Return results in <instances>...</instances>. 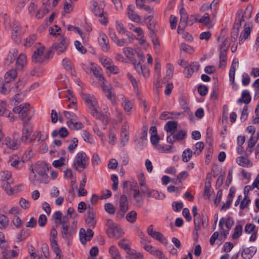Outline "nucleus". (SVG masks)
Instances as JSON below:
<instances>
[{"instance_id": "63", "label": "nucleus", "mask_w": 259, "mask_h": 259, "mask_svg": "<svg viewBox=\"0 0 259 259\" xmlns=\"http://www.w3.org/2000/svg\"><path fill=\"white\" fill-rule=\"evenodd\" d=\"M208 88L206 85H200L198 88V92L201 96H205L207 94Z\"/></svg>"}, {"instance_id": "41", "label": "nucleus", "mask_w": 259, "mask_h": 259, "mask_svg": "<svg viewBox=\"0 0 259 259\" xmlns=\"http://www.w3.org/2000/svg\"><path fill=\"white\" fill-rule=\"evenodd\" d=\"M68 102V108L70 109V111H64L63 113H70L71 112L75 111L77 109V105L76 104V100H72Z\"/></svg>"}, {"instance_id": "3", "label": "nucleus", "mask_w": 259, "mask_h": 259, "mask_svg": "<svg viewBox=\"0 0 259 259\" xmlns=\"http://www.w3.org/2000/svg\"><path fill=\"white\" fill-rule=\"evenodd\" d=\"M119 209L116 213V219L120 220L123 218L128 209V202L125 194H123L119 199Z\"/></svg>"}, {"instance_id": "8", "label": "nucleus", "mask_w": 259, "mask_h": 259, "mask_svg": "<svg viewBox=\"0 0 259 259\" xmlns=\"http://www.w3.org/2000/svg\"><path fill=\"white\" fill-rule=\"evenodd\" d=\"M181 15L180 21L178 27V33H180L184 30L188 25V16L183 8L180 10Z\"/></svg>"}, {"instance_id": "33", "label": "nucleus", "mask_w": 259, "mask_h": 259, "mask_svg": "<svg viewBox=\"0 0 259 259\" xmlns=\"http://www.w3.org/2000/svg\"><path fill=\"white\" fill-rule=\"evenodd\" d=\"M220 63H219V67L220 68H224L226 66V60H227V52H220Z\"/></svg>"}, {"instance_id": "59", "label": "nucleus", "mask_w": 259, "mask_h": 259, "mask_svg": "<svg viewBox=\"0 0 259 259\" xmlns=\"http://www.w3.org/2000/svg\"><path fill=\"white\" fill-rule=\"evenodd\" d=\"M229 45L228 39L227 38H225L220 47V51L227 52L229 49Z\"/></svg>"}, {"instance_id": "60", "label": "nucleus", "mask_w": 259, "mask_h": 259, "mask_svg": "<svg viewBox=\"0 0 259 259\" xmlns=\"http://www.w3.org/2000/svg\"><path fill=\"white\" fill-rule=\"evenodd\" d=\"M49 31L51 34L57 35L60 34L59 32L61 31V29L57 25H55L53 27L50 28Z\"/></svg>"}, {"instance_id": "6", "label": "nucleus", "mask_w": 259, "mask_h": 259, "mask_svg": "<svg viewBox=\"0 0 259 259\" xmlns=\"http://www.w3.org/2000/svg\"><path fill=\"white\" fill-rule=\"evenodd\" d=\"M5 144L11 149L15 150L18 148L20 145V140L19 139V134L15 132L12 138L6 137L5 139Z\"/></svg>"}, {"instance_id": "15", "label": "nucleus", "mask_w": 259, "mask_h": 259, "mask_svg": "<svg viewBox=\"0 0 259 259\" xmlns=\"http://www.w3.org/2000/svg\"><path fill=\"white\" fill-rule=\"evenodd\" d=\"M100 37L101 38L99 40V44L102 50L104 52L108 51L110 49V46L108 37L105 34L101 35Z\"/></svg>"}, {"instance_id": "49", "label": "nucleus", "mask_w": 259, "mask_h": 259, "mask_svg": "<svg viewBox=\"0 0 259 259\" xmlns=\"http://www.w3.org/2000/svg\"><path fill=\"white\" fill-rule=\"evenodd\" d=\"M71 142L72 143L68 146V150L70 153H73L78 145V140L76 138H74Z\"/></svg>"}, {"instance_id": "9", "label": "nucleus", "mask_w": 259, "mask_h": 259, "mask_svg": "<svg viewBox=\"0 0 259 259\" xmlns=\"http://www.w3.org/2000/svg\"><path fill=\"white\" fill-rule=\"evenodd\" d=\"M94 236V232L91 229H88L85 231L83 228H81L79 231L80 240L82 244H85L87 241L91 240Z\"/></svg>"}, {"instance_id": "51", "label": "nucleus", "mask_w": 259, "mask_h": 259, "mask_svg": "<svg viewBox=\"0 0 259 259\" xmlns=\"http://www.w3.org/2000/svg\"><path fill=\"white\" fill-rule=\"evenodd\" d=\"M12 33L20 34L21 28L18 22L14 21L12 26Z\"/></svg>"}, {"instance_id": "24", "label": "nucleus", "mask_w": 259, "mask_h": 259, "mask_svg": "<svg viewBox=\"0 0 259 259\" xmlns=\"http://www.w3.org/2000/svg\"><path fill=\"white\" fill-rule=\"evenodd\" d=\"M127 15L129 18L135 22H138L140 21V17L136 13L133 9L130 6L128 7Z\"/></svg>"}, {"instance_id": "28", "label": "nucleus", "mask_w": 259, "mask_h": 259, "mask_svg": "<svg viewBox=\"0 0 259 259\" xmlns=\"http://www.w3.org/2000/svg\"><path fill=\"white\" fill-rule=\"evenodd\" d=\"M253 251L250 247H247L243 249L241 256L245 259H250L253 255Z\"/></svg>"}, {"instance_id": "2", "label": "nucleus", "mask_w": 259, "mask_h": 259, "mask_svg": "<svg viewBox=\"0 0 259 259\" xmlns=\"http://www.w3.org/2000/svg\"><path fill=\"white\" fill-rule=\"evenodd\" d=\"M89 160V158L84 152H78L74 158L73 166L76 170L81 171L86 168Z\"/></svg>"}, {"instance_id": "14", "label": "nucleus", "mask_w": 259, "mask_h": 259, "mask_svg": "<svg viewBox=\"0 0 259 259\" xmlns=\"http://www.w3.org/2000/svg\"><path fill=\"white\" fill-rule=\"evenodd\" d=\"M235 193V188L231 187L229 190V193L227 197V200L226 202L222 205V206L221 207V210H226L230 207V205L232 202V199L234 196Z\"/></svg>"}, {"instance_id": "58", "label": "nucleus", "mask_w": 259, "mask_h": 259, "mask_svg": "<svg viewBox=\"0 0 259 259\" xmlns=\"http://www.w3.org/2000/svg\"><path fill=\"white\" fill-rule=\"evenodd\" d=\"M74 46L76 49L81 54H84L86 53V49L84 47H83L82 45H81L80 42L79 41H75Z\"/></svg>"}, {"instance_id": "43", "label": "nucleus", "mask_w": 259, "mask_h": 259, "mask_svg": "<svg viewBox=\"0 0 259 259\" xmlns=\"http://www.w3.org/2000/svg\"><path fill=\"white\" fill-rule=\"evenodd\" d=\"M9 219L4 214H0V229H4L9 224Z\"/></svg>"}, {"instance_id": "42", "label": "nucleus", "mask_w": 259, "mask_h": 259, "mask_svg": "<svg viewBox=\"0 0 259 259\" xmlns=\"http://www.w3.org/2000/svg\"><path fill=\"white\" fill-rule=\"evenodd\" d=\"M204 143L202 142H197L194 146V155H198L204 148Z\"/></svg>"}, {"instance_id": "46", "label": "nucleus", "mask_w": 259, "mask_h": 259, "mask_svg": "<svg viewBox=\"0 0 259 259\" xmlns=\"http://www.w3.org/2000/svg\"><path fill=\"white\" fill-rule=\"evenodd\" d=\"M242 232V227L240 225L236 226L234 229V233L232 235V238L233 239H237L239 238Z\"/></svg>"}, {"instance_id": "55", "label": "nucleus", "mask_w": 259, "mask_h": 259, "mask_svg": "<svg viewBox=\"0 0 259 259\" xmlns=\"http://www.w3.org/2000/svg\"><path fill=\"white\" fill-rule=\"evenodd\" d=\"M250 202L249 198L247 196L245 195L243 199L240 203V208L242 210L244 209L249 204Z\"/></svg>"}, {"instance_id": "45", "label": "nucleus", "mask_w": 259, "mask_h": 259, "mask_svg": "<svg viewBox=\"0 0 259 259\" xmlns=\"http://www.w3.org/2000/svg\"><path fill=\"white\" fill-rule=\"evenodd\" d=\"M128 131H122L121 133V144L124 146L128 141Z\"/></svg>"}, {"instance_id": "39", "label": "nucleus", "mask_w": 259, "mask_h": 259, "mask_svg": "<svg viewBox=\"0 0 259 259\" xmlns=\"http://www.w3.org/2000/svg\"><path fill=\"white\" fill-rule=\"evenodd\" d=\"M137 216V212L135 210H132L126 214V219L128 222L134 223L136 221Z\"/></svg>"}, {"instance_id": "5", "label": "nucleus", "mask_w": 259, "mask_h": 259, "mask_svg": "<svg viewBox=\"0 0 259 259\" xmlns=\"http://www.w3.org/2000/svg\"><path fill=\"white\" fill-rule=\"evenodd\" d=\"M81 97L89 107L91 109L92 112L97 113L100 112V111L98 110L97 100L93 95L82 93Z\"/></svg>"}, {"instance_id": "61", "label": "nucleus", "mask_w": 259, "mask_h": 259, "mask_svg": "<svg viewBox=\"0 0 259 259\" xmlns=\"http://www.w3.org/2000/svg\"><path fill=\"white\" fill-rule=\"evenodd\" d=\"M173 209L175 211H180L183 207V203L181 202H174L172 204Z\"/></svg>"}, {"instance_id": "47", "label": "nucleus", "mask_w": 259, "mask_h": 259, "mask_svg": "<svg viewBox=\"0 0 259 259\" xmlns=\"http://www.w3.org/2000/svg\"><path fill=\"white\" fill-rule=\"evenodd\" d=\"M235 71L236 68H235L234 67H231L230 71H229V77H230V80L232 82V84H233V88H235V90H236V83L235 82Z\"/></svg>"}, {"instance_id": "40", "label": "nucleus", "mask_w": 259, "mask_h": 259, "mask_svg": "<svg viewBox=\"0 0 259 259\" xmlns=\"http://www.w3.org/2000/svg\"><path fill=\"white\" fill-rule=\"evenodd\" d=\"M251 15V10L248 8V7H246L244 14L242 16L241 18H239L238 20V22L237 23H238L239 25H241V23L243 21H244V18L247 19H249L250 18Z\"/></svg>"}, {"instance_id": "18", "label": "nucleus", "mask_w": 259, "mask_h": 259, "mask_svg": "<svg viewBox=\"0 0 259 259\" xmlns=\"http://www.w3.org/2000/svg\"><path fill=\"white\" fill-rule=\"evenodd\" d=\"M177 127V122L174 121H168L165 126L164 128L167 133H175Z\"/></svg>"}, {"instance_id": "57", "label": "nucleus", "mask_w": 259, "mask_h": 259, "mask_svg": "<svg viewBox=\"0 0 259 259\" xmlns=\"http://www.w3.org/2000/svg\"><path fill=\"white\" fill-rule=\"evenodd\" d=\"M123 52L128 58H131L134 55L133 50L131 47H126L123 49Z\"/></svg>"}, {"instance_id": "54", "label": "nucleus", "mask_w": 259, "mask_h": 259, "mask_svg": "<svg viewBox=\"0 0 259 259\" xmlns=\"http://www.w3.org/2000/svg\"><path fill=\"white\" fill-rule=\"evenodd\" d=\"M198 23H202L203 25H207L210 23V18L209 14L205 13L201 19H198Z\"/></svg>"}, {"instance_id": "11", "label": "nucleus", "mask_w": 259, "mask_h": 259, "mask_svg": "<svg viewBox=\"0 0 259 259\" xmlns=\"http://www.w3.org/2000/svg\"><path fill=\"white\" fill-rule=\"evenodd\" d=\"M13 111L15 113H33L35 112V110L30 107V104L27 103L22 104L14 108Z\"/></svg>"}, {"instance_id": "17", "label": "nucleus", "mask_w": 259, "mask_h": 259, "mask_svg": "<svg viewBox=\"0 0 259 259\" xmlns=\"http://www.w3.org/2000/svg\"><path fill=\"white\" fill-rule=\"evenodd\" d=\"M150 236L153 238L158 240L162 244L166 245L167 244V240L166 238L159 232L154 231Z\"/></svg>"}, {"instance_id": "13", "label": "nucleus", "mask_w": 259, "mask_h": 259, "mask_svg": "<svg viewBox=\"0 0 259 259\" xmlns=\"http://www.w3.org/2000/svg\"><path fill=\"white\" fill-rule=\"evenodd\" d=\"M85 220L87 224L90 227L94 228L96 224L95 217L94 211L91 209L88 211L85 215Z\"/></svg>"}, {"instance_id": "50", "label": "nucleus", "mask_w": 259, "mask_h": 259, "mask_svg": "<svg viewBox=\"0 0 259 259\" xmlns=\"http://www.w3.org/2000/svg\"><path fill=\"white\" fill-rule=\"evenodd\" d=\"M104 208L105 210L110 214H113L115 212V207L112 203H106L104 205Z\"/></svg>"}, {"instance_id": "23", "label": "nucleus", "mask_w": 259, "mask_h": 259, "mask_svg": "<svg viewBox=\"0 0 259 259\" xmlns=\"http://www.w3.org/2000/svg\"><path fill=\"white\" fill-rule=\"evenodd\" d=\"M240 27V25L238 23H235L233 26V28L232 30L231 33V40L233 41H235L238 37L239 29Z\"/></svg>"}, {"instance_id": "10", "label": "nucleus", "mask_w": 259, "mask_h": 259, "mask_svg": "<svg viewBox=\"0 0 259 259\" xmlns=\"http://www.w3.org/2000/svg\"><path fill=\"white\" fill-rule=\"evenodd\" d=\"M106 233L109 237L116 239L120 237L123 233L121 228L117 225L112 228H108Z\"/></svg>"}, {"instance_id": "36", "label": "nucleus", "mask_w": 259, "mask_h": 259, "mask_svg": "<svg viewBox=\"0 0 259 259\" xmlns=\"http://www.w3.org/2000/svg\"><path fill=\"white\" fill-rule=\"evenodd\" d=\"M259 183V180L258 179V177L254 180L251 186H246L244 189V193L245 195L247 196L250 190H252L254 188H258V185H257V183Z\"/></svg>"}, {"instance_id": "21", "label": "nucleus", "mask_w": 259, "mask_h": 259, "mask_svg": "<svg viewBox=\"0 0 259 259\" xmlns=\"http://www.w3.org/2000/svg\"><path fill=\"white\" fill-rule=\"evenodd\" d=\"M13 183V181L12 180L10 182L5 181L2 185L3 189L7 192L9 195H12L14 193V189L11 187L10 185Z\"/></svg>"}, {"instance_id": "32", "label": "nucleus", "mask_w": 259, "mask_h": 259, "mask_svg": "<svg viewBox=\"0 0 259 259\" xmlns=\"http://www.w3.org/2000/svg\"><path fill=\"white\" fill-rule=\"evenodd\" d=\"M193 152L191 149L188 148L184 150L182 154V160L184 162H188L192 157Z\"/></svg>"}, {"instance_id": "12", "label": "nucleus", "mask_w": 259, "mask_h": 259, "mask_svg": "<svg viewBox=\"0 0 259 259\" xmlns=\"http://www.w3.org/2000/svg\"><path fill=\"white\" fill-rule=\"evenodd\" d=\"M62 64L64 68L72 76H75V70L73 68V66L70 59L65 58L63 59Z\"/></svg>"}, {"instance_id": "20", "label": "nucleus", "mask_w": 259, "mask_h": 259, "mask_svg": "<svg viewBox=\"0 0 259 259\" xmlns=\"http://www.w3.org/2000/svg\"><path fill=\"white\" fill-rule=\"evenodd\" d=\"M17 73L16 69H11L8 71L5 75V79L6 82H9L14 79L17 76Z\"/></svg>"}, {"instance_id": "38", "label": "nucleus", "mask_w": 259, "mask_h": 259, "mask_svg": "<svg viewBox=\"0 0 259 259\" xmlns=\"http://www.w3.org/2000/svg\"><path fill=\"white\" fill-rule=\"evenodd\" d=\"M127 255L126 256V259H139L143 257V255L137 252L132 251L131 250L127 252Z\"/></svg>"}, {"instance_id": "27", "label": "nucleus", "mask_w": 259, "mask_h": 259, "mask_svg": "<svg viewBox=\"0 0 259 259\" xmlns=\"http://www.w3.org/2000/svg\"><path fill=\"white\" fill-rule=\"evenodd\" d=\"M72 232L71 230L69 229L68 225L62 226L61 234L63 238L65 239L69 238L71 236Z\"/></svg>"}, {"instance_id": "4", "label": "nucleus", "mask_w": 259, "mask_h": 259, "mask_svg": "<svg viewBox=\"0 0 259 259\" xmlns=\"http://www.w3.org/2000/svg\"><path fill=\"white\" fill-rule=\"evenodd\" d=\"M68 40L64 36H61L58 41L54 42L52 49L56 52L57 54L60 55L65 52L68 46Z\"/></svg>"}, {"instance_id": "16", "label": "nucleus", "mask_w": 259, "mask_h": 259, "mask_svg": "<svg viewBox=\"0 0 259 259\" xmlns=\"http://www.w3.org/2000/svg\"><path fill=\"white\" fill-rule=\"evenodd\" d=\"M200 65L198 62H195L192 63L189 67L185 70L186 73L187 74V77H190L193 72H197L199 68Z\"/></svg>"}, {"instance_id": "62", "label": "nucleus", "mask_w": 259, "mask_h": 259, "mask_svg": "<svg viewBox=\"0 0 259 259\" xmlns=\"http://www.w3.org/2000/svg\"><path fill=\"white\" fill-rule=\"evenodd\" d=\"M47 222V218L46 216L42 214H40L39 217L38 223V225L40 227H42L45 226Z\"/></svg>"}, {"instance_id": "26", "label": "nucleus", "mask_w": 259, "mask_h": 259, "mask_svg": "<svg viewBox=\"0 0 259 259\" xmlns=\"http://www.w3.org/2000/svg\"><path fill=\"white\" fill-rule=\"evenodd\" d=\"M17 64L18 68L21 69L26 63V56L25 55L21 54L17 58Z\"/></svg>"}, {"instance_id": "37", "label": "nucleus", "mask_w": 259, "mask_h": 259, "mask_svg": "<svg viewBox=\"0 0 259 259\" xmlns=\"http://www.w3.org/2000/svg\"><path fill=\"white\" fill-rule=\"evenodd\" d=\"M67 124L69 126L76 130L80 129L83 126L82 124L80 122L74 121L72 118L67 122Z\"/></svg>"}, {"instance_id": "19", "label": "nucleus", "mask_w": 259, "mask_h": 259, "mask_svg": "<svg viewBox=\"0 0 259 259\" xmlns=\"http://www.w3.org/2000/svg\"><path fill=\"white\" fill-rule=\"evenodd\" d=\"M236 162L239 165L242 167H249L252 165V163L248 159L243 156L237 157Z\"/></svg>"}, {"instance_id": "35", "label": "nucleus", "mask_w": 259, "mask_h": 259, "mask_svg": "<svg viewBox=\"0 0 259 259\" xmlns=\"http://www.w3.org/2000/svg\"><path fill=\"white\" fill-rule=\"evenodd\" d=\"M90 70L94 73V75L98 78L100 81L104 80L102 70L100 68H98L96 67H92L90 68Z\"/></svg>"}, {"instance_id": "44", "label": "nucleus", "mask_w": 259, "mask_h": 259, "mask_svg": "<svg viewBox=\"0 0 259 259\" xmlns=\"http://www.w3.org/2000/svg\"><path fill=\"white\" fill-rule=\"evenodd\" d=\"M36 39V36L35 34H31L26 38L24 45L26 47H30L34 42Z\"/></svg>"}, {"instance_id": "64", "label": "nucleus", "mask_w": 259, "mask_h": 259, "mask_svg": "<svg viewBox=\"0 0 259 259\" xmlns=\"http://www.w3.org/2000/svg\"><path fill=\"white\" fill-rule=\"evenodd\" d=\"M100 62L102 63V64L107 69V67H109V66L113 63L112 61L107 58H101L100 59Z\"/></svg>"}, {"instance_id": "1", "label": "nucleus", "mask_w": 259, "mask_h": 259, "mask_svg": "<svg viewBox=\"0 0 259 259\" xmlns=\"http://www.w3.org/2000/svg\"><path fill=\"white\" fill-rule=\"evenodd\" d=\"M48 164L44 161L37 163L34 166V170L39 176V183H47L48 182V176L47 172L49 168Z\"/></svg>"}, {"instance_id": "30", "label": "nucleus", "mask_w": 259, "mask_h": 259, "mask_svg": "<svg viewBox=\"0 0 259 259\" xmlns=\"http://www.w3.org/2000/svg\"><path fill=\"white\" fill-rule=\"evenodd\" d=\"M250 30L249 27L245 28L243 31L241 33L239 39V43L240 44L243 43L244 40H245L250 35Z\"/></svg>"}, {"instance_id": "22", "label": "nucleus", "mask_w": 259, "mask_h": 259, "mask_svg": "<svg viewBox=\"0 0 259 259\" xmlns=\"http://www.w3.org/2000/svg\"><path fill=\"white\" fill-rule=\"evenodd\" d=\"M257 139L258 137L255 138H253L252 137L250 138L248 142V146L246 150L247 154H250L252 153V148L255 146L257 141Z\"/></svg>"}, {"instance_id": "52", "label": "nucleus", "mask_w": 259, "mask_h": 259, "mask_svg": "<svg viewBox=\"0 0 259 259\" xmlns=\"http://www.w3.org/2000/svg\"><path fill=\"white\" fill-rule=\"evenodd\" d=\"M34 170V169H32V172L30 175L29 179L30 181L32 183L33 185H35V182H37L39 183V181L38 180L39 179L38 175L36 174Z\"/></svg>"}, {"instance_id": "25", "label": "nucleus", "mask_w": 259, "mask_h": 259, "mask_svg": "<svg viewBox=\"0 0 259 259\" xmlns=\"http://www.w3.org/2000/svg\"><path fill=\"white\" fill-rule=\"evenodd\" d=\"M251 100V96L249 94L248 91L244 90L242 93L241 98L238 100V102H244L248 104Z\"/></svg>"}, {"instance_id": "31", "label": "nucleus", "mask_w": 259, "mask_h": 259, "mask_svg": "<svg viewBox=\"0 0 259 259\" xmlns=\"http://www.w3.org/2000/svg\"><path fill=\"white\" fill-rule=\"evenodd\" d=\"M109 252L113 259H121L119 251L115 246H111L109 249Z\"/></svg>"}, {"instance_id": "34", "label": "nucleus", "mask_w": 259, "mask_h": 259, "mask_svg": "<svg viewBox=\"0 0 259 259\" xmlns=\"http://www.w3.org/2000/svg\"><path fill=\"white\" fill-rule=\"evenodd\" d=\"M92 10L96 16L101 15L104 13L103 10L99 7L97 2L95 1L92 2Z\"/></svg>"}, {"instance_id": "56", "label": "nucleus", "mask_w": 259, "mask_h": 259, "mask_svg": "<svg viewBox=\"0 0 259 259\" xmlns=\"http://www.w3.org/2000/svg\"><path fill=\"white\" fill-rule=\"evenodd\" d=\"M48 137V135H46L45 136H44L40 132H37V133L35 135V138H36V139H37V145L42 143L45 139H47Z\"/></svg>"}, {"instance_id": "48", "label": "nucleus", "mask_w": 259, "mask_h": 259, "mask_svg": "<svg viewBox=\"0 0 259 259\" xmlns=\"http://www.w3.org/2000/svg\"><path fill=\"white\" fill-rule=\"evenodd\" d=\"M116 29L119 34H123L126 32L125 28L124 27L122 23L118 21H116L115 22Z\"/></svg>"}, {"instance_id": "53", "label": "nucleus", "mask_w": 259, "mask_h": 259, "mask_svg": "<svg viewBox=\"0 0 259 259\" xmlns=\"http://www.w3.org/2000/svg\"><path fill=\"white\" fill-rule=\"evenodd\" d=\"M134 192L133 197L134 200L138 203H142L143 199L140 195L139 190L135 189L134 190Z\"/></svg>"}, {"instance_id": "7", "label": "nucleus", "mask_w": 259, "mask_h": 259, "mask_svg": "<svg viewBox=\"0 0 259 259\" xmlns=\"http://www.w3.org/2000/svg\"><path fill=\"white\" fill-rule=\"evenodd\" d=\"M45 47L41 46L39 47L33 52L32 56V60L33 62L40 64L46 61L47 57L45 56Z\"/></svg>"}, {"instance_id": "29", "label": "nucleus", "mask_w": 259, "mask_h": 259, "mask_svg": "<svg viewBox=\"0 0 259 259\" xmlns=\"http://www.w3.org/2000/svg\"><path fill=\"white\" fill-rule=\"evenodd\" d=\"M31 133L32 129L31 127H24L22 132V137L20 140L22 142H26Z\"/></svg>"}]
</instances>
